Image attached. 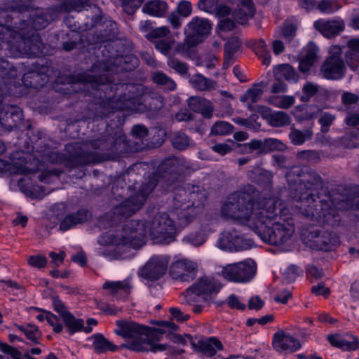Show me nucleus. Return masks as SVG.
Listing matches in <instances>:
<instances>
[{
  "label": "nucleus",
  "mask_w": 359,
  "mask_h": 359,
  "mask_svg": "<svg viewBox=\"0 0 359 359\" xmlns=\"http://www.w3.org/2000/svg\"><path fill=\"white\" fill-rule=\"evenodd\" d=\"M222 288V285L213 278L203 276L187 287L184 292V298L191 306L196 314L202 313L205 303L217 295Z\"/></svg>",
  "instance_id": "5"
},
{
  "label": "nucleus",
  "mask_w": 359,
  "mask_h": 359,
  "mask_svg": "<svg viewBox=\"0 0 359 359\" xmlns=\"http://www.w3.org/2000/svg\"><path fill=\"white\" fill-rule=\"evenodd\" d=\"M212 25L208 20L196 16L187 24L185 29L186 43L189 47H196L210 34Z\"/></svg>",
  "instance_id": "13"
},
{
  "label": "nucleus",
  "mask_w": 359,
  "mask_h": 359,
  "mask_svg": "<svg viewBox=\"0 0 359 359\" xmlns=\"http://www.w3.org/2000/svg\"><path fill=\"white\" fill-rule=\"evenodd\" d=\"M254 15H251L247 10L244 11L242 8H235L232 11V18L235 20L236 24L245 25L248 23L249 19Z\"/></svg>",
  "instance_id": "43"
},
{
  "label": "nucleus",
  "mask_w": 359,
  "mask_h": 359,
  "mask_svg": "<svg viewBox=\"0 0 359 359\" xmlns=\"http://www.w3.org/2000/svg\"><path fill=\"white\" fill-rule=\"evenodd\" d=\"M318 8L322 13L331 14L335 11L331 0H321L318 4Z\"/></svg>",
  "instance_id": "63"
},
{
  "label": "nucleus",
  "mask_w": 359,
  "mask_h": 359,
  "mask_svg": "<svg viewBox=\"0 0 359 359\" xmlns=\"http://www.w3.org/2000/svg\"><path fill=\"white\" fill-rule=\"evenodd\" d=\"M335 116L330 112H324L318 118V123L320 125L322 133H327L330 126L332 124Z\"/></svg>",
  "instance_id": "50"
},
{
  "label": "nucleus",
  "mask_w": 359,
  "mask_h": 359,
  "mask_svg": "<svg viewBox=\"0 0 359 359\" xmlns=\"http://www.w3.org/2000/svg\"><path fill=\"white\" fill-rule=\"evenodd\" d=\"M313 136L312 128H308L302 131L298 129H293L290 133V139L294 145H301L306 141L309 140Z\"/></svg>",
  "instance_id": "36"
},
{
  "label": "nucleus",
  "mask_w": 359,
  "mask_h": 359,
  "mask_svg": "<svg viewBox=\"0 0 359 359\" xmlns=\"http://www.w3.org/2000/svg\"><path fill=\"white\" fill-rule=\"evenodd\" d=\"M297 27L292 22H285L281 28L282 37L286 42H290L296 36Z\"/></svg>",
  "instance_id": "44"
},
{
  "label": "nucleus",
  "mask_w": 359,
  "mask_h": 359,
  "mask_svg": "<svg viewBox=\"0 0 359 359\" xmlns=\"http://www.w3.org/2000/svg\"><path fill=\"white\" fill-rule=\"evenodd\" d=\"M149 234L154 243L168 245L176 239L175 222L168 213L159 212L152 220Z\"/></svg>",
  "instance_id": "7"
},
{
  "label": "nucleus",
  "mask_w": 359,
  "mask_h": 359,
  "mask_svg": "<svg viewBox=\"0 0 359 359\" xmlns=\"http://www.w3.org/2000/svg\"><path fill=\"white\" fill-rule=\"evenodd\" d=\"M168 268L167 262L158 256H153L146 263L138 274L148 282H154L161 278Z\"/></svg>",
  "instance_id": "16"
},
{
  "label": "nucleus",
  "mask_w": 359,
  "mask_h": 359,
  "mask_svg": "<svg viewBox=\"0 0 359 359\" xmlns=\"http://www.w3.org/2000/svg\"><path fill=\"white\" fill-rule=\"evenodd\" d=\"M262 93L263 90L262 85L259 83L254 84L252 88L248 89L245 93L240 97V101L241 102H245L248 100H250V103L248 104L247 107L248 108L250 104L255 105L254 104L259 100Z\"/></svg>",
  "instance_id": "35"
},
{
  "label": "nucleus",
  "mask_w": 359,
  "mask_h": 359,
  "mask_svg": "<svg viewBox=\"0 0 359 359\" xmlns=\"http://www.w3.org/2000/svg\"><path fill=\"white\" fill-rule=\"evenodd\" d=\"M88 213L86 210H79L76 213L66 216L60 224V229L67 231L74 225L83 223L88 219Z\"/></svg>",
  "instance_id": "29"
},
{
  "label": "nucleus",
  "mask_w": 359,
  "mask_h": 359,
  "mask_svg": "<svg viewBox=\"0 0 359 359\" xmlns=\"http://www.w3.org/2000/svg\"><path fill=\"white\" fill-rule=\"evenodd\" d=\"M310 248L316 251L330 252L339 244V236L323 227H312L308 231Z\"/></svg>",
  "instance_id": "10"
},
{
  "label": "nucleus",
  "mask_w": 359,
  "mask_h": 359,
  "mask_svg": "<svg viewBox=\"0 0 359 359\" xmlns=\"http://www.w3.org/2000/svg\"><path fill=\"white\" fill-rule=\"evenodd\" d=\"M2 13H0V15ZM20 29L21 33L0 23V49L6 46L14 57L31 56L35 54L39 50L38 35L33 33L30 35V38H28L25 31V27H21ZM7 66V62L4 60L0 61V67L6 69Z\"/></svg>",
  "instance_id": "4"
},
{
  "label": "nucleus",
  "mask_w": 359,
  "mask_h": 359,
  "mask_svg": "<svg viewBox=\"0 0 359 359\" xmlns=\"http://www.w3.org/2000/svg\"><path fill=\"white\" fill-rule=\"evenodd\" d=\"M276 76L284 77L290 83H297L299 80V74L294 68L290 64H281L274 69Z\"/></svg>",
  "instance_id": "31"
},
{
  "label": "nucleus",
  "mask_w": 359,
  "mask_h": 359,
  "mask_svg": "<svg viewBox=\"0 0 359 359\" xmlns=\"http://www.w3.org/2000/svg\"><path fill=\"white\" fill-rule=\"evenodd\" d=\"M346 67L339 46H334L328 52V55L320 68V75L329 81H339L346 74Z\"/></svg>",
  "instance_id": "9"
},
{
  "label": "nucleus",
  "mask_w": 359,
  "mask_h": 359,
  "mask_svg": "<svg viewBox=\"0 0 359 359\" xmlns=\"http://www.w3.org/2000/svg\"><path fill=\"white\" fill-rule=\"evenodd\" d=\"M278 203L271 198L261 200L257 189L248 185L228 196L221 215L246 224L264 243L278 246L287 242L295 231L294 219Z\"/></svg>",
  "instance_id": "1"
},
{
  "label": "nucleus",
  "mask_w": 359,
  "mask_h": 359,
  "mask_svg": "<svg viewBox=\"0 0 359 359\" xmlns=\"http://www.w3.org/2000/svg\"><path fill=\"white\" fill-rule=\"evenodd\" d=\"M169 311L172 318L178 322L184 323L187 321L190 318L189 314L184 313L177 307H171L170 308Z\"/></svg>",
  "instance_id": "58"
},
{
  "label": "nucleus",
  "mask_w": 359,
  "mask_h": 359,
  "mask_svg": "<svg viewBox=\"0 0 359 359\" xmlns=\"http://www.w3.org/2000/svg\"><path fill=\"white\" fill-rule=\"evenodd\" d=\"M227 306L231 309L240 311H244L246 309V305L241 303L239 300V297L234 294H231L228 297Z\"/></svg>",
  "instance_id": "55"
},
{
  "label": "nucleus",
  "mask_w": 359,
  "mask_h": 359,
  "mask_svg": "<svg viewBox=\"0 0 359 359\" xmlns=\"http://www.w3.org/2000/svg\"><path fill=\"white\" fill-rule=\"evenodd\" d=\"M256 271L255 262L250 259L225 266L222 270V274L225 279L231 282L248 283L255 277Z\"/></svg>",
  "instance_id": "11"
},
{
  "label": "nucleus",
  "mask_w": 359,
  "mask_h": 359,
  "mask_svg": "<svg viewBox=\"0 0 359 359\" xmlns=\"http://www.w3.org/2000/svg\"><path fill=\"white\" fill-rule=\"evenodd\" d=\"M167 64L168 67L174 69L180 75H185L188 72L189 67L185 62H182L175 57H170Z\"/></svg>",
  "instance_id": "49"
},
{
  "label": "nucleus",
  "mask_w": 359,
  "mask_h": 359,
  "mask_svg": "<svg viewBox=\"0 0 359 359\" xmlns=\"http://www.w3.org/2000/svg\"><path fill=\"white\" fill-rule=\"evenodd\" d=\"M318 57V48L313 45L309 48L305 55L299 60L298 69L302 74H307L313 66Z\"/></svg>",
  "instance_id": "28"
},
{
  "label": "nucleus",
  "mask_w": 359,
  "mask_h": 359,
  "mask_svg": "<svg viewBox=\"0 0 359 359\" xmlns=\"http://www.w3.org/2000/svg\"><path fill=\"white\" fill-rule=\"evenodd\" d=\"M57 312L62 316L63 321L70 333L83 332V329H84V323L82 319L76 318L64 308H62L61 309L57 308Z\"/></svg>",
  "instance_id": "27"
},
{
  "label": "nucleus",
  "mask_w": 359,
  "mask_h": 359,
  "mask_svg": "<svg viewBox=\"0 0 359 359\" xmlns=\"http://www.w3.org/2000/svg\"><path fill=\"white\" fill-rule=\"evenodd\" d=\"M208 234L204 229L190 232L185 236L182 241L187 244L197 247L203 245L208 239Z\"/></svg>",
  "instance_id": "34"
},
{
  "label": "nucleus",
  "mask_w": 359,
  "mask_h": 359,
  "mask_svg": "<svg viewBox=\"0 0 359 359\" xmlns=\"http://www.w3.org/2000/svg\"><path fill=\"white\" fill-rule=\"evenodd\" d=\"M284 144L273 138L265 139L263 142V154L269 153L276 150H283Z\"/></svg>",
  "instance_id": "46"
},
{
  "label": "nucleus",
  "mask_w": 359,
  "mask_h": 359,
  "mask_svg": "<svg viewBox=\"0 0 359 359\" xmlns=\"http://www.w3.org/2000/svg\"><path fill=\"white\" fill-rule=\"evenodd\" d=\"M272 346L278 353H294L302 348L299 339L283 330L276 331L272 337Z\"/></svg>",
  "instance_id": "17"
},
{
  "label": "nucleus",
  "mask_w": 359,
  "mask_h": 359,
  "mask_svg": "<svg viewBox=\"0 0 359 359\" xmlns=\"http://www.w3.org/2000/svg\"><path fill=\"white\" fill-rule=\"evenodd\" d=\"M264 302L262 299V298L255 295L251 297L248 300V309L250 310H255L259 311L262 309L264 306Z\"/></svg>",
  "instance_id": "62"
},
{
  "label": "nucleus",
  "mask_w": 359,
  "mask_h": 359,
  "mask_svg": "<svg viewBox=\"0 0 359 359\" xmlns=\"http://www.w3.org/2000/svg\"><path fill=\"white\" fill-rule=\"evenodd\" d=\"M248 110L259 113L264 119L269 118L270 125L273 127L287 126L291 123V118L287 113L280 111L271 113V108L265 105L250 104Z\"/></svg>",
  "instance_id": "18"
},
{
  "label": "nucleus",
  "mask_w": 359,
  "mask_h": 359,
  "mask_svg": "<svg viewBox=\"0 0 359 359\" xmlns=\"http://www.w3.org/2000/svg\"><path fill=\"white\" fill-rule=\"evenodd\" d=\"M233 126L225 121H216L211 128V133L217 135H226L231 134L233 130Z\"/></svg>",
  "instance_id": "40"
},
{
  "label": "nucleus",
  "mask_w": 359,
  "mask_h": 359,
  "mask_svg": "<svg viewBox=\"0 0 359 359\" xmlns=\"http://www.w3.org/2000/svg\"><path fill=\"white\" fill-rule=\"evenodd\" d=\"M218 5V0H198V8L206 13H214L215 8Z\"/></svg>",
  "instance_id": "53"
},
{
  "label": "nucleus",
  "mask_w": 359,
  "mask_h": 359,
  "mask_svg": "<svg viewBox=\"0 0 359 359\" xmlns=\"http://www.w3.org/2000/svg\"><path fill=\"white\" fill-rule=\"evenodd\" d=\"M192 12V5L189 1L182 0L177 6V13L182 17L187 18Z\"/></svg>",
  "instance_id": "52"
},
{
  "label": "nucleus",
  "mask_w": 359,
  "mask_h": 359,
  "mask_svg": "<svg viewBox=\"0 0 359 359\" xmlns=\"http://www.w3.org/2000/svg\"><path fill=\"white\" fill-rule=\"evenodd\" d=\"M28 264L38 269L43 268L47 264V259L46 257L42 255H34L31 256L28 259Z\"/></svg>",
  "instance_id": "57"
},
{
  "label": "nucleus",
  "mask_w": 359,
  "mask_h": 359,
  "mask_svg": "<svg viewBox=\"0 0 359 359\" xmlns=\"http://www.w3.org/2000/svg\"><path fill=\"white\" fill-rule=\"evenodd\" d=\"M217 27L222 32H230L236 29V24L233 18H226L219 20Z\"/></svg>",
  "instance_id": "54"
},
{
  "label": "nucleus",
  "mask_w": 359,
  "mask_h": 359,
  "mask_svg": "<svg viewBox=\"0 0 359 359\" xmlns=\"http://www.w3.org/2000/svg\"><path fill=\"white\" fill-rule=\"evenodd\" d=\"M292 297V293L287 289H285L277 293L273 297V300L276 303L286 304L290 299Z\"/></svg>",
  "instance_id": "60"
},
{
  "label": "nucleus",
  "mask_w": 359,
  "mask_h": 359,
  "mask_svg": "<svg viewBox=\"0 0 359 359\" xmlns=\"http://www.w3.org/2000/svg\"><path fill=\"white\" fill-rule=\"evenodd\" d=\"M189 144V137L184 133H175L172 138V147L180 151L185 150Z\"/></svg>",
  "instance_id": "42"
},
{
  "label": "nucleus",
  "mask_w": 359,
  "mask_h": 359,
  "mask_svg": "<svg viewBox=\"0 0 359 359\" xmlns=\"http://www.w3.org/2000/svg\"><path fill=\"white\" fill-rule=\"evenodd\" d=\"M184 198H182V194H177L174 197L176 202H181L182 201H187V203L184 202L179 208L177 207V219L181 225H187L192 222L196 218V212H195L196 208L203 207L206 201V196L200 191V187L198 185H191V189L189 188L188 191L182 190Z\"/></svg>",
  "instance_id": "6"
},
{
  "label": "nucleus",
  "mask_w": 359,
  "mask_h": 359,
  "mask_svg": "<svg viewBox=\"0 0 359 359\" xmlns=\"http://www.w3.org/2000/svg\"><path fill=\"white\" fill-rule=\"evenodd\" d=\"M253 49L256 55L262 60V64L269 66L271 63V55L266 43L264 39H259L253 44Z\"/></svg>",
  "instance_id": "33"
},
{
  "label": "nucleus",
  "mask_w": 359,
  "mask_h": 359,
  "mask_svg": "<svg viewBox=\"0 0 359 359\" xmlns=\"http://www.w3.org/2000/svg\"><path fill=\"white\" fill-rule=\"evenodd\" d=\"M151 324L157 325L158 327L136 323V352L141 351L140 336L144 335L147 339H158L163 334H172L179 328L177 325L171 321L154 320L151 321Z\"/></svg>",
  "instance_id": "12"
},
{
  "label": "nucleus",
  "mask_w": 359,
  "mask_h": 359,
  "mask_svg": "<svg viewBox=\"0 0 359 359\" xmlns=\"http://www.w3.org/2000/svg\"><path fill=\"white\" fill-rule=\"evenodd\" d=\"M138 165L147 166V168H151L153 171L144 173V182L136 191V212L141 208L149 194L161 182L170 189L177 184L182 182L191 170L190 163L183 156H170L158 165L154 160L148 163L136 161V167Z\"/></svg>",
  "instance_id": "3"
},
{
  "label": "nucleus",
  "mask_w": 359,
  "mask_h": 359,
  "mask_svg": "<svg viewBox=\"0 0 359 359\" xmlns=\"http://www.w3.org/2000/svg\"><path fill=\"white\" fill-rule=\"evenodd\" d=\"M306 273L308 277L315 278L316 279L320 278L324 274L322 269L313 264L306 266Z\"/></svg>",
  "instance_id": "59"
},
{
  "label": "nucleus",
  "mask_w": 359,
  "mask_h": 359,
  "mask_svg": "<svg viewBox=\"0 0 359 359\" xmlns=\"http://www.w3.org/2000/svg\"><path fill=\"white\" fill-rule=\"evenodd\" d=\"M169 32L170 29L168 27L161 26L159 27L153 28V29L150 30L149 33L145 34L144 36L148 41L153 42L155 39L166 36Z\"/></svg>",
  "instance_id": "47"
},
{
  "label": "nucleus",
  "mask_w": 359,
  "mask_h": 359,
  "mask_svg": "<svg viewBox=\"0 0 359 359\" xmlns=\"http://www.w3.org/2000/svg\"><path fill=\"white\" fill-rule=\"evenodd\" d=\"M92 338L93 339L92 346L97 353L115 351L118 349L116 345L100 334H94Z\"/></svg>",
  "instance_id": "30"
},
{
  "label": "nucleus",
  "mask_w": 359,
  "mask_h": 359,
  "mask_svg": "<svg viewBox=\"0 0 359 359\" xmlns=\"http://www.w3.org/2000/svg\"><path fill=\"white\" fill-rule=\"evenodd\" d=\"M194 351L201 353L207 357L215 356L217 351H222L224 346L217 337H209L205 339H199L197 343H191Z\"/></svg>",
  "instance_id": "21"
},
{
  "label": "nucleus",
  "mask_w": 359,
  "mask_h": 359,
  "mask_svg": "<svg viewBox=\"0 0 359 359\" xmlns=\"http://www.w3.org/2000/svg\"><path fill=\"white\" fill-rule=\"evenodd\" d=\"M321 111V109L317 105L302 102V104L294 107L292 114L297 123L303 124L306 122V126L312 128L316 118Z\"/></svg>",
  "instance_id": "19"
},
{
  "label": "nucleus",
  "mask_w": 359,
  "mask_h": 359,
  "mask_svg": "<svg viewBox=\"0 0 359 359\" xmlns=\"http://www.w3.org/2000/svg\"><path fill=\"white\" fill-rule=\"evenodd\" d=\"M327 340L332 346L344 351H355L359 348V339L355 336L352 341H348L339 333L330 334L327 336Z\"/></svg>",
  "instance_id": "24"
},
{
  "label": "nucleus",
  "mask_w": 359,
  "mask_h": 359,
  "mask_svg": "<svg viewBox=\"0 0 359 359\" xmlns=\"http://www.w3.org/2000/svg\"><path fill=\"white\" fill-rule=\"evenodd\" d=\"M168 6L166 1L162 0H151L147 1L142 7V13L150 16L163 18L167 13Z\"/></svg>",
  "instance_id": "26"
},
{
  "label": "nucleus",
  "mask_w": 359,
  "mask_h": 359,
  "mask_svg": "<svg viewBox=\"0 0 359 359\" xmlns=\"http://www.w3.org/2000/svg\"><path fill=\"white\" fill-rule=\"evenodd\" d=\"M219 248L224 251L233 252L246 250L252 247V240L246 239L235 229L224 231L218 240Z\"/></svg>",
  "instance_id": "14"
},
{
  "label": "nucleus",
  "mask_w": 359,
  "mask_h": 359,
  "mask_svg": "<svg viewBox=\"0 0 359 359\" xmlns=\"http://www.w3.org/2000/svg\"><path fill=\"white\" fill-rule=\"evenodd\" d=\"M134 229L133 224L126 225L120 235L115 236L111 232L103 233L98 240L102 245H117L127 249H134Z\"/></svg>",
  "instance_id": "15"
},
{
  "label": "nucleus",
  "mask_w": 359,
  "mask_h": 359,
  "mask_svg": "<svg viewBox=\"0 0 359 359\" xmlns=\"http://www.w3.org/2000/svg\"><path fill=\"white\" fill-rule=\"evenodd\" d=\"M311 292L316 296H323L327 298L330 294V290L326 287L323 282L318 283L316 285H313L311 290Z\"/></svg>",
  "instance_id": "56"
},
{
  "label": "nucleus",
  "mask_w": 359,
  "mask_h": 359,
  "mask_svg": "<svg viewBox=\"0 0 359 359\" xmlns=\"http://www.w3.org/2000/svg\"><path fill=\"white\" fill-rule=\"evenodd\" d=\"M191 82L196 88L203 91L210 90L212 89L215 85V81L206 78L201 74H197Z\"/></svg>",
  "instance_id": "38"
},
{
  "label": "nucleus",
  "mask_w": 359,
  "mask_h": 359,
  "mask_svg": "<svg viewBox=\"0 0 359 359\" xmlns=\"http://www.w3.org/2000/svg\"><path fill=\"white\" fill-rule=\"evenodd\" d=\"M133 278L130 276L123 281H106L102 288L112 296L128 294L133 290Z\"/></svg>",
  "instance_id": "23"
},
{
  "label": "nucleus",
  "mask_w": 359,
  "mask_h": 359,
  "mask_svg": "<svg viewBox=\"0 0 359 359\" xmlns=\"http://www.w3.org/2000/svg\"><path fill=\"white\" fill-rule=\"evenodd\" d=\"M300 159L308 161L311 163H318L321 160L320 152L316 150H304L298 154Z\"/></svg>",
  "instance_id": "45"
},
{
  "label": "nucleus",
  "mask_w": 359,
  "mask_h": 359,
  "mask_svg": "<svg viewBox=\"0 0 359 359\" xmlns=\"http://www.w3.org/2000/svg\"><path fill=\"white\" fill-rule=\"evenodd\" d=\"M242 46V41L238 36L230 37L224 46V54L234 56Z\"/></svg>",
  "instance_id": "41"
},
{
  "label": "nucleus",
  "mask_w": 359,
  "mask_h": 359,
  "mask_svg": "<svg viewBox=\"0 0 359 359\" xmlns=\"http://www.w3.org/2000/svg\"><path fill=\"white\" fill-rule=\"evenodd\" d=\"M163 105L164 98L158 92L136 83V114L149 112L155 116Z\"/></svg>",
  "instance_id": "8"
},
{
  "label": "nucleus",
  "mask_w": 359,
  "mask_h": 359,
  "mask_svg": "<svg viewBox=\"0 0 359 359\" xmlns=\"http://www.w3.org/2000/svg\"><path fill=\"white\" fill-rule=\"evenodd\" d=\"M117 329L114 330L115 334L125 339L126 342L122 344L121 348H126L131 351L135 350V323L131 320H116Z\"/></svg>",
  "instance_id": "20"
},
{
  "label": "nucleus",
  "mask_w": 359,
  "mask_h": 359,
  "mask_svg": "<svg viewBox=\"0 0 359 359\" xmlns=\"http://www.w3.org/2000/svg\"><path fill=\"white\" fill-rule=\"evenodd\" d=\"M16 327L23 332L27 338L35 344L39 343V339L41 338V333L34 325L27 324L26 325H16Z\"/></svg>",
  "instance_id": "39"
},
{
  "label": "nucleus",
  "mask_w": 359,
  "mask_h": 359,
  "mask_svg": "<svg viewBox=\"0 0 359 359\" xmlns=\"http://www.w3.org/2000/svg\"><path fill=\"white\" fill-rule=\"evenodd\" d=\"M186 259H182L174 262L170 266V272L172 275L180 277L182 280H186L187 274L183 273L184 266L186 265Z\"/></svg>",
  "instance_id": "48"
},
{
  "label": "nucleus",
  "mask_w": 359,
  "mask_h": 359,
  "mask_svg": "<svg viewBox=\"0 0 359 359\" xmlns=\"http://www.w3.org/2000/svg\"><path fill=\"white\" fill-rule=\"evenodd\" d=\"M152 81L157 85L165 86L170 91L175 90L177 88L175 82L161 71H157L154 74Z\"/></svg>",
  "instance_id": "37"
},
{
  "label": "nucleus",
  "mask_w": 359,
  "mask_h": 359,
  "mask_svg": "<svg viewBox=\"0 0 359 359\" xmlns=\"http://www.w3.org/2000/svg\"><path fill=\"white\" fill-rule=\"evenodd\" d=\"M190 110L200 114L205 118H210L213 116L214 107L211 102L201 97H191L187 100Z\"/></svg>",
  "instance_id": "22"
},
{
  "label": "nucleus",
  "mask_w": 359,
  "mask_h": 359,
  "mask_svg": "<svg viewBox=\"0 0 359 359\" xmlns=\"http://www.w3.org/2000/svg\"><path fill=\"white\" fill-rule=\"evenodd\" d=\"M289 197L299 203L302 214L320 226H338L341 223L339 210L359 211V185L354 186L349 196L331 194L321 198L324 181L317 171L309 166L293 165L285 175Z\"/></svg>",
  "instance_id": "2"
},
{
  "label": "nucleus",
  "mask_w": 359,
  "mask_h": 359,
  "mask_svg": "<svg viewBox=\"0 0 359 359\" xmlns=\"http://www.w3.org/2000/svg\"><path fill=\"white\" fill-rule=\"evenodd\" d=\"M154 43L156 49L163 55H167L171 49V42L167 39H159Z\"/></svg>",
  "instance_id": "61"
},
{
  "label": "nucleus",
  "mask_w": 359,
  "mask_h": 359,
  "mask_svg": "<svg viewBox=\"0 0 359 359\" xmlns=\"http://www.w3.org/2000/svg\"><path fill=\"white\" fill-rule=\"evenodd\" d=\"M314 26L327 38L332 39L339 35L344 29V23L343 21H327L320 22L316 21Z\"/></svg>",
  "instance_id": "25"
},
{
  "label": "nucleus",
  "mask_w": 359,
  "mask_h": 359,
  "mask_svg": "<svg viewBox=\"0 0 359 359\" xmlns=\"http://www.w3.org/2000/svg\"><path fill=\"white\" fill-rule=\"evenodd\" d=\"M285 276L288 282L294 281L298 276V266L295 264L289 265L285 270Z\"/></svg>",
  "instance_id": "64"
},
{
  "label": "nucleus",
  "mask_w": 359,
  "mask_h": 359,
  "mask_svg": "<svg viewBox=\"0 0 359 359\" xmlns=\"http://www.w3.org/2000/svg\"><path fill=\"white\" fill-rule=\"evenodd\" d=\"M345 64L353 71L359 67V52H348L345 55Z\"/></svg>",
  "instance_id": "51"
},
{
  "label": "nucleus",
  "mask_w": 359,
  "mask_h": 359,
  "mask_svg": "<svg viewBox=\"0 0 359 359\" xmlns=\"http://www.w3.org/2000/svg\"><path fill=\"white\" fill-rule=\"evenodd\" d=\"M319 90V86L311 81H306L302 88V93H296V96L303 103H306L315 97Z\"/></svg>",
  "instance_id": "32"
}]
</instances>
